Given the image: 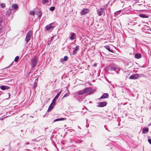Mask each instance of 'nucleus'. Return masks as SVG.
I'll return each mask as SVG.
<instances>
[{
    "mask_svg": "<svg viewBox=\"0 0 151 151\" xmlns=\"http://www.w3.org/2000/svg\"><path fill=\"white\" fill-rule=\"evenodd\" d=\"M135 57L136 58L139 59L141 57V55L140 53H137L135 55Z\"/></svg>",
    "mask_w": 151,
    "mask_h": 151,
    "instance_id": "nucleus-20",
    "label": "nucleus"
},
{
    "mask_svg": "<svg viewBox=\"0 0 151 151\" xmlns=\"http://www.w3.org/2000/svg\"><path fill=\"white\" fill-rule=\"evenodd\" d=\"M1 89L2 90L8 89L10 88L9 86H1L0 87Z\"/></svg>",
    "mask_w": 151,
    "mask_h": 151,
    "instance_id": "nucleus-12",
    "label": "nucleus"
},
{
    "mask_svg": "<svg viewBox=\"0 0 151 151\" xmlns=\"http://www.w3.org/2000/svg\"><path fill=\"white\" fill-rule=\"evenodd\" d=\"M54 37H55V36H53V37H51V41H52L53 40V38H54Z\"/></svg>",
    "mask_w": 151,
    "mask_h": 151,
    "instance_id": "nucleus-30",
    "label": "nucleus"
},
{
    "mask_svg": "<svg viewBox=\"0 0 151 151\" xmlns=\"http://www.w3.org/2000/svg\"><path fill=\"white\" fill-rule=\"evenodd\" d=\"M2 19L1 18H0V25L1 24L2 22Z\"/></svg>",
    "mask_w": 151,
    "mask_h": 151,
    "instance_id": "nucleus-32",
    "label": "nucleus"
},
{
    "mask_svg": "<svg viewBox=\"0 0 151 151\" xmlns=\"http://www.w3.org/2000/svg\"><path fill=\"white\" fill-rule=\"evenodd\" d=\"M68 90L67 88H65L63 89H62L57 94H60L61 93H62L63 94H68Z\"/></svg>",
    "mask_w": 151,
    "mask_h": 151,
    "instance_id": "nucleus-3",
    "label": "nucleus"
},
{
    "mask_svg": "<svg viewBox=\"0 0 151 151\" xmlns=\"http://www.w3.org/2000/svg\"><path fill=\"white\" fill-rule=\"evenodd\" d=\"M121 11V10H119V11H117V12H116L115 13V14H118V13L120 12Z\"/></svg>",
    "mask_w": 151,
    "mask_h": 151,
    "instance_id": "nucleus-29",
    "label": "nucleus"
},
{
    "mask_svg": "<svg viewBox=\"0 0 151 151\" xmlns=\"http://www.w3.org/2000/svg\"><path fill=\"white\" fill-rule=\"evenodd\" d=\"M139 78V75L137 74H135L131 75L129 78L130 79H136Z\"/></svg>",
    "mask_w": 151,
    "mask_h": 151,
    "instance_id": "nucleus-5",
    "label": "nucleus"
},
{
    "mask_svg": "<svg viewBox=\"0 0 151 151\" xmlns=\"http://www.w3.org/2000/svg\"><path fill=\"white\" fill-rule=\"evenodd\" d=\"M68 95H64V96L62 97V99L65 97H67L68 96Z\"/></svg>",
    "mask_w": 151,
    "mask_h": 151,
    "instance_id": "nucleus-33",
    "label": "nucleus"
},
{
    "mask_svg": "<svg viewBox=\"0 0 151 151\" xmlns=\"http://www.w3.org/2000/svg\"><path fill=\"white\" fill-rule=\"evenodd\" d=\"M89 12V9H84L81 12V15H84Z\"/></svg>",
    "mask_w": 151,
    "mask_h": 151,
    "instance_id": "nucleus-6",
    "label": "nucleus"
},
{
    "mask_svg": "<svg viewBox=\"0 0 151 151\" xmlns=\"http://www.w3.org/2000/svg\"><path fill=\"white\" fill-rule=\"evenodd\" d=\"M32 34L33 32L31 30H29L27 33L25 39V40L27 43L30 40Z\"/></svg>",
    "mask_w": 151,
    "mask_h": 151,
    "instance_id": "nucleus-1",
    "label": "nucleus"
},
{
    "mask_svg": "<svg viewBox=\"0 0 151 151\" xmlns=\"http://www.w3.org/2000/svg\"><path fill=\"white\" fill-rule=\"evenodd\" d=\"M59 95H56L55 97L52 100V102L51 103L54 104H56V100L58 98Z\"/></svg>",
    "mask_w": 151,
    "mask_h": 151,
    "instance_id": "nucleus-13",
    "label": "nucleus"
},
{
    "mask_svg": "<svg viewBox=\"0 0 151 151\" xmlns=\"http://www.w3.org/2000/svg\"><path fill=\"white\" fill-rule=\"evenodd\" d=\"M12 8L14 9H16L18 8V6L16 4H13L12 6Z\"/></svg>",
    "mask_w": 151,
    "mask_h": 151,
    "instance_id": "nucleus-18",
    "label": "nucleus"
},
{
    "mask_svg": "<svg viewBox=\"0 0 151 151\" xmlns=\"http://www.w3.org/2000/svg\"><path fill=\"white\" fill-rule=\"evenodd\" d=\"M29 14L31 15H32L33 16H34L35 12L34 11H30L29 12Z\"/></svg>",
    "mask_w": 151,
    "mask_h": 151,
    "instance_id": "nucleus-27",
    "label": "nucleus"
},
{
    "mask_svg": "<svg viewBox=\"0 0 151 151\" xmlns=\"http://www.w3.org/2000/svg\"><path fill=\"white\" fill-rule=\"evenodd\" d=\"M0 6L2 8H5L6 7L5 4L3 3H1L0 4Z\"/></svg>",
    "mask_w": 151,
    "mask_h": 151,
    "instance_id": "nucleus-23",
    "label": "nucleus"
},
{
    "mask_svg": "<svg viewBox=\"0 0 151 151\" xmlns=\"http://www.w3.org/2000/svg\"><path fill=\"white\" fill-rule=\"evenodd\" d=\"M55 7L52 6L50 7V10L51 11H53L55 10Z\"/></svg>",
    "mask_w": 151,
    "mask_h": 151,
    "instance_id": "nucleus-26",
    "label": "nucleus"
},
{
    "mask_svg": "<svg viewBox=\"0 0 151 151\" xmlns=\"http://www.w3.org/2000/svg\"><path fill=\"white\" fill-rule=\"evenodd\" d=\"M92 90L91 88H88L86 89H84L81 92V93H80L79 94H83L90 92Z\"/></svg>",
    "mask_w": 151,
    "mask_h": 151,
    "instance_id": "nucleus-4",
    "label": "nucleus"
},
{
    "mask_svg": "<svg viewBox=\"0 0 151 151\" xmlns=\"http://www.w3.org/2000/svg\"><path fill=\"white\" fill-rule=\"evenodd\" d=\"M76 38V35L74 33H71V36L70 37V40H73Z\"/></svg>",
    "mask_w": 151,
    "mask_h": 151,
    "instance_id": "nucleus-10",
    "label": "nucleus"
},
{
    "mask_svg": "<svg viewBox=\"0 0 151 151\" xmlns=\"http://www.w3.org/2000/svg\"><path fill=\"white\" fill-rule=\"evenodd\" d=\"M139 16L140 17L142 18H148L149 17L148 16L144 14H140Z\"/></svg>",
    "mask_w": 151,
    "mask_h": 151,
    "instance_id": "nucleus-16",
    "label": "nucleus"
},
{
    "mask_svg": "<svg viewBox=\"0 0 151 151\" xmlns=\"http://www.w3.org/2000/svg\"><path fill=\"white\" fill-rule=\"evenodd\" d=\"M105 48L109 51L113 53L114 52L113 51V50H111L110 49V47L109 46H105Z\"/></svg>",
    "mask_w": 151,
    "mask_h": 151,
    "instance_id": "nucleus-17",
    "label": "nucleus"
},
{
    "mask_svg": "<svg viewBox=\"0 0 151 151\" xmlns=\"http://www.w3.org/2000/svg\"><path fill=\"white\" fill-rule=\"evenodd\" d=\"M37 59L36 57H34L32 59L31 65L32 68H33L36 65Z\"/></svg>",
    "mask_w": 151,
    "mask_h": 151,
    "instance_id": "nucleus-2",
    "label": "nucleus"
},
{
    "mask_svg": "<svg viewBox=\"0 0 151 151\" xmlns=\"http://www.w3.org/2000/svg\"><path fill=\"white\" fill-rule=\"evenodd\" d=\"M108 97V95H102V96L100 98L101 99L106 98Z\"/></svg>",
    "mask_w": 151,
    "mask_h": 151,
    "instance_id": "nucleus-22",
    "label": "nucleus"
},
{
    "mask_svg": "<svg viewBox=\"0 0 151 151\" xmlns=\"http://www.w3.org/2000/svg\"><path fill=\"white\" fill-rule=\"evenodd\" d=\"M65 119H66L65 118H61L60 119H55L54 120V122H57L58 121H63V120H65Z\"/></svg>",
    "mask_w": 151,
    "mask_h": 151,
    "instance_id": "nucleus-19",
    "label": "nucleus"
},
{
    "mask_svg": "<svg viewBox=\"0 0 151 151\" xmlns=\"http://www.w3.org/2000/svg\"><path fill=\"white\" fill-rule=\"evenodd\" d=\"M148 141L149 142L151 145V139H148Z\"/></svg>",
    "mask_w": 151,
    "mask_h": 151,
    "instance_id": "nucleus-31",
    "label": "nucleus"
},
{
    "mask_svg": "<svg viewBox=\"0 0 151 151\" xmlns=\"http://www.w3.org/2000/svg\"><path fill=\"white\" fill-rule=\"evenodd\" d=\"M104 94L106 95V94H107L105 93H104Z\"/></svg>",
    "mask_w": 151,
    "mask_h": 151,
    "instance_id": "nucleus-34",
    "label": "nucleus"
},
{
    "mask_svg": "<svg viewBox=\"0 0 151 151\" xmlns=\"http://www.w3.org/2000/svg\"><path fill=\"white\" fill-rule=\"evenodd\" d=\"M148 131V129L147 128H144L143 129L142 133L143 134L147 133Z\"/></svg>",
    "mask_w": 151,
    "mask_h": 151,
    "instance_id": "nucleus-15",
    "label": "nucleus"
},
{
    "mask_svg": "<svg viewBox=\"0 0 151 151\" xmlns=\"http://www.w3.org/2000/svg\"><path fill=\"white\" fill-rule=\"evenodd\" d=\"M53 27H54L50 25H47L46 27V29L47 30L50 31L51 29H52Z\"/></svg>",
    "mask_w": 151,
    "mask_h": 151,
    "instance_id": "nucleus-11",
    "label": "nucleus"
},
{
    "mask_svg": "<svg viewBox=\"0 0 151 151\" xmlns=\"http://www.w3.org/2000/svg\"><path fill=\"white\" fill-rule=\"evenodd\" d=\"M104 12V9L102 8H100L97 11V14L99 16H101L103 14Z\"/></svg>",
    "mask_w": 151,
    "mask_h": 151,
    "instance_id": "nucleus-8",
    "label": "nucleus"
},
{
    "mask_svg": "<svg viewBox=\"0 0 151 151\" xmlns=\"http://www.w3.org/2000/svg\"><path fill=\"white\" fill-rule=\"evenodd\" d=\"M19 56H16L15 57V58L14 61L15 62H17L18 61V60L19 59Z\"/></svg>",
    "mask_w": 151,
    "mask_h": 151,
    "instance_id": "nucleus-24",
    "label": "nucleus"
},
{
    "mask_svg": "<svg viewBox=\"0 0 151 151\" xmlns=\"http://www.w3.org/2000/svg\"><path fill=\"white\" fill-rule=\"evenodd\" d=\"M38 16L39 17H41L42 15V12H41L40 11L39 12H38Z\"/></svg>",
    "mask_w": 151,
    "mask_h": 151,
    "instance_id": "nucleus-25",
    "label": "nucleus"
},
{
    "mask_svg": "<svg viewBox=\"0 0 151 151\" xmlns=\"http://www.w3.org/2000/svg\"><path fill=\"white\" fill-rule=\"evenodd\" d=\"M107 103L106 102H100L98 103V106L100 107H104L106 105Z\"/></svg>",
    "mask_w": 151,
    "mask_h": 151,
    "instance_id": "nucleus-9",
    "label": "nucleus"
},
{
    "mask_svg": "<svg viewBox=\"0 0 151 151\" xmlns=\"http://www.w3.org/2000/svg\"><path fill=\"white\" fill-rule=\"evenodd\" d=\"M55 105L51 103L47 111H49L51 110Z\"/></svg>",
    "mask_w": 151,
    "mask_h": 151,
    "instance_id": "nucleus-14",
    "label": "nucleus"
},
{
    "mask_svg": "<svg viewBox=\"0 0 151 151\" xmlns=\"http://www.w3.org/2000/svg\"><path fill=\"white\" fill-rule=\"evenodd\" d=\"M79 49V47L77 45L76 46L75 48H73V55H75L77 53V52Z\"/></svg>",
    "mask_w": 151,
    "mask_h": 151,
    "instance_id": "nucleus-7",
    "label": "nucleus"
},
{
    "mask_svg": "<svg viewBox=\"0 0 151 151\" xmlns=\"http://www.w3.org/2000/svg\"><path fill=\"white\" fill-rule=\"evenodd\" d=\"M68 59V57L67 56H65L64 58V60L65 61H67Z\"/></svg>",
    "mask_w": 151,
    "mask_h": 151,
    "instance_id": "nucleus-28",
    "label": "nucleus"
},
{
    "mask_svg": "<svg viewBox=\"0 0 151 151\" xmlns=\"http://www.w3.org/2000/svg\"><path fill=\"white\" fill-rule=\"evenodd\" d=\"M12 12V10L11 9H9L6 11V14L9 16V15H10V14H11Z\"/></svg>",
    "mask_w": 151,
    "mask_h": 151,
    "instance_id": "nucleus-21",
    "label": "nucleus"
}]
</instances>
